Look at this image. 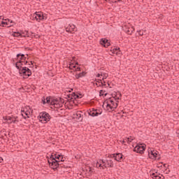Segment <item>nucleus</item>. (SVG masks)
Returning a JSON list of instances; mask_svg holds the SVG:
<instances>
[{
  "label": "nucleus",
  "instance_id": "obj_31",
  "mask_svg": "<svg viewBox=\"0 0 179 179\" xmlns=\"http://www.w3.org/2000/svg\"><path fill=\"white\" fill-rule=\"evenodd\" d=\"M120 142L122 145H127V143H128V138H125L122 141H120Z\"/></svg>",
  "mask_w": 179,
  "mask_h": 179
},
{
  "label": "nucleus",
  "instance_id": "obj_3",
  "mask_svg": "<svg viewBox=\"0 0 179 179\" xmlns=\"http://www.w3.org/2000/svg\"><path fill=\"white\" fill-rule=\"evenodd\" d=\"M107 78H108V73H97L94 85H96L97 87H108L110 84L106 80Z\"/></svg>",
  "mask_w": 179,
  "mask_h": 179
},
{
  "label": "nucleus",
  "instance_id": "obj_9",
  "mask_svg": "<svg viewBox=\"0 0 179 179\" xmlns=\"http://www.w3.org/2000/svg\"><path fill=\"white\" fill-rule=\"evenodd\" d=\"M48 162L51 169H53V170L58 169V166H59V160H57L54 156L52 155L50 158H48Z\"/></svg>",
  "mask_w": 179,
  "mask_h": 179
},
{
  "label": "nucleus",
  "instance_id": "obj_17",
  "mask_svg": "<svg viewBox=\"0 0 179 179\" xmlns=\"http://www.w3.org/2000/svg\"><path fill=\"white\" fill-rule=\"evenodd\" d=\"M77 30L78 29H76V26H75L73 24H70L68 27H66V31L67 33H71L72 34H73L75 31H77Z\"/></svg>",
  "mask_w": 179,
  "mask_h": 179
},
{
  "label": "nucleus",
  "instance_id": "obj_1",
  "mask_svg": "<svg viewBox=\"0 0 179 179\" xmlns=\"http://www.w3.org/2000/svg\"><path fill=\"white\" fill-rule=\"evenodd\" d=\"M27 59H29L28 55H24L21 53L17 55L15 66L19 70V73L21 75V76L25 79L31 76V71L29 68L24 66V65L27 64Z\"/></svg>",
  "mask_w": 179,
  "mask_h": 179
},
{
  "label": "nucleus",
  "instance_id": "obj_5",
  "mask_svg": "<svg viewBox=\"0 0 179 179\" xmlns=\"http://www.w3.org/2000/svg\"><path fill=\"white\" fill-rule=\"evenodd\" d=\"M38 120L39 122L42 124H47V122H50V120H51V116L47 112H42L39 113Z\"/></svg>",
  "mask_w": 179,
  "mask_h": 179
},
{
  "label": "nucleus",
  "instance_id": "obj_11",
  "mask_svg": "<svg viewBox=\"0 0 179 179\" xmlns=\"http://www.w3.org/2000/svg\"><path fill=\"white\" fill-rule=\"evenodd\" d=\"M148 157L152 160H160V154L156 150H148Z\"/></svg>",
  "mask_w": 179,
  "mask_h": 179
},
{
  "label": "nucleus",
  "instance_id": "obj_26",
  "mask_svg": "<svg viewBox=\"0 0 179 179\" xmlns=\"http://www.w3.org/2000/svg\"><path fill=\"white\" fill-rule=\"evenodd\" d=\"M43 104H50L51 105V98L50 97H43L42 98Z\"/></svg>",
  "mask_w": 179,
  "mask_h": 179
},
{
  "label": "nucleus",
  "instance_id": "obj_33",
  "mask_svg": "<svg viewBox=\"0 0 179 179\" xmlns=\"http://www.w3.org/2000/svg\"><path fill=\"white\" fill-rule=\"evenodd\" d=\"M139 36H143V31L142 30H139L137 31Z\"/></svg>",
  "mask_w": 179,
  "mask_h": 179
},
{
  "label": "nucleus",
  "instance_id": "obj_30",
  "mask_svg": "<svg viewBox=\"0 0 179 179\" xmlns=\"http://www.w3.org/2000/svg\"><path fill=\"white\" fill-rule=\"evenodd\" d=\"M13 37H22V33L19 31L13 32Z\"/></svg>",
  "mask_w": 179,
  "mask_h": 179
},
{
  "label": "nucleus",
  "instance_id": "obj_2",
  "mask_svg": "<svg viewBox=\"0 0 179 179\" xmlns=\"http://www.w3.org/2000/svg\"><path fill=\"white\" fill-rule=\"evenodd\" d=\"M121 97H122L121 92H114L112 94V96L103 102V107L109 113L114 111L118 107V103H120Z\"/></svg>",
  "mask_w": 179,
  "mask_h": 179
},
{
  "label": "nucleus",
  "instance_id": "obj_24",
  "mask_svg": "<svg viewBox=\"0 0 179 179\" xmlns=\"http://www.w3.org/2000/svg\"><path fill=\"white\" fill-rule=\"evenodd\" d=\"M101 45H103L106 48L107 47H110V41H108L106 38H101L100 41Z\"/></svg>",
  "mask_w": 179,
  "mask_h": 179
},
{
  "label": "nucleus",
  "instance_id": "obj_7",
  "mask_svg": "<svg viewBox=\"0 0 179 179\" xmlns=\"http://www.w3.org/2000/svg\"><path fill=\"white\" fill-rule=\"evenodd\" d=\"M33 113V110L30 108V106H25L21 110V115L26 120L27 118H30L31 114Z\"/></svg>",
  "mask_w": 179,
  "mask_h": 179
},
{
  "label": "nucleus",
  "instance_id": "obj_23",
  "mask_svg": "<svg viewBox=\"0 0 179 179\" xmlns=\"http://www.w3.org/2000/svg\"><path fill=\"white\" fill-rule=\"evenodd\" d=\"M55 159H56V160H59V164H61L62 162H65V158L62 154H55Z\"/></svg>",
  "mask_w": 179,
  "mask_h": 179
},
{
  "label": "nucleus",
  "instance_id": "obj_15",
  "mask_svg": "<svg viewBox=\"0 0 179 179\" xmlns=\"http://www.w3.org/2000/svg\"><path fill=\"white\" fill-rule=\"evenodd\" d=\"M157 167L158 169H162V171H164V173H165V174H169V173H170V170H169L167 169V167H169V165H167L166 164H163L162 162H159V163L157 164Z\"/></svg>",
  "mask_w": 179,
  "mask_h": 179
},
{
  "label": "nucleus",
  "instance_id": "obj_16",
  "mask_svg": "<svg viewBox=\"0 0 179 179\" xmlns=\"http://www.w3.org/2000/svg\"><path fill=\"white\" fill-rule=\"evenodd\" d=\"M69 68L74 72H79V71H80V67L79 66V64L78 62H70Z\"/></svg>",
  "mask_w": 179,
  "mask_h": 179
},
{
  "label": "nucleus",
  "instance_id": "obj_20",
  "mask_svg": "<svg viewBox=\"0 0 179 179\" xmlns=\"http://www.w3.org/2000/svg\"><path fill=\"white\" fill-rule=\"evenodd\" d=\"M110 55H120L121 54V50L120 48H112L109 52Z\"/></svg>",
  "mask_w": 179,
  "mask_h": 179
},
{
  "label": "nucleus",
  "instance_id": "obj_28",
  "mask_svg": "<svg viewBox=\"0 0 179 179\" xmlns=\"http://www.w3.org/2000/svg\"><path fill=\"white\" fill-rule=\"evenodd\" d=\"M99 96H102V97H106V96H107V92L106 90H101L99 92Z\"/></svg>",
  "mask_w": 179,
  "mask_h": 179
},
{
  "label": "nucleus",
  "instance_id": "obj_19",
  "mask_svg": "<svg viewBox=\"0 0 179 179\" xmlns=\"http://www.w3.org/2000/svg\"><path fill=\"white\" fill-rule=\"evenodd\" d=\"M73 118L74 120H78V121H82V120L83 119L82 117V111H76L74 112V113L73 114Z\"/></svg>",
  "mask_w": 179,
  "mask_h": 179
},
{
  "label": "nucleus",
  "instance_id": "obj_6",
  "mask_svg": "<svg viewBox=\"0 0 179 179\" xmlns=\"http://www.w3.org/2000/svg\"><path fill=\"white\" fill-rule=\"evenodd\" d=\"M50 106H54L55 108H61L64 106V99L61 98H51Z\"/></svg>",
  "mask_w": 179,
  "mask_h": 179
},
{
  "label": "nucleus",
  "instance_id": "obj_12",
  "mask_svg": "<svg viewBox=\"0 0 179 179\" xmlns=\"http://www.w3.org/2000/svg\"><path fill=\"white\" fill-rule=\"evenodd\" d=\"M122 29L127 34H131L135 31V28L132 27V25H131L129 23L124 24Z\"/></svg>",
  "mask_w": 179,
  "mask_h": 179
},
{
  "label": "nucleus",
  "instance_id": "obj_22",
  "mask_svg": "<svg viewBox=\"0 0 179 179\" xmlns=\"http://www.w3.org/2000/svg\"><path fill=\"white\" fill-rule=\"evenodd\" d=\"M1 24H3V26H8V27H12V26H13V21L9 19L4 20L3 18V20L1 21Z\"/></svg>",
  "mask_w": 179,
  "mask_h": 179
},
{
  "label": "nucleus",
  "instance_id": "obj_32",
  "mask_svg": "<svg viewBox=\"0 0 179 179\" xmlns=\"http://www.w3.org/2000/svg\"><path fill=\"white\" fill-rule=\"evenodd\" d=\"M127 141H128V143H130L131 142H132L134 141V138H132V137H129L127 138Z\"/></svg>",
  "mask_w": 179,
  "mask_h": 179
},
{
  "label": "nucleus",
  "instance_id": "obj_13",
  "mask_svg": "<svg viewBox=\"0 0 179 179\" xmlns=\"http://www.w3.org/2000/svg\"><path fill=\"white\" fill-rule=\"evenodd\" d=\"M146 149V146L143 144H137L134 147V152H136V153H140L141 155L143 154V152H145V150Z\"/></svg>",
  "mask_w": 179,
  "mask_h": 179
},
{
  "label": "nucleus",
  "instance_id": "obj_25",
  "mask_svg": "<svg viewBox=\"0 0 179 179\" xmlns=\"http://www.w3.org/2000/svg\"><path fill=\"white\" fill-rule=\"evenodd\" d=\"M112 157H113L116 162H121V160H122L123 155L121 153L113 154Z\"/></svg>",
  "mask_w": 179,
  "mask_h": 179
},
{
  "label": "nucleus",
  "instance_id": "obj_29",
  "mask_svg": "<svg viewBox=\"0 0 179 179\" xmlns=\"http://www.w3.org/2000/svg\"><path fill=\"white\" fill-rule=\"evenodd\" d=\"M21 32V37H29V31H22Z\"/></svg>",
  "mask_w": 179,
  "mask_h": 179
},
{
  "label": "nucleus",
  "instance_id": "obj_35",
  "mask_svg": "<svg viewBox=\"0 0 179 179\" xmlns=\"http://www.w3.org/2000/svg\"><path fill=\"white\" fill-rule=\"evenodd\" d=\"M3 161V159H2V157H0V163H2Z\"/></svg>",
  "mask_w": 179,
  "mask_h": 179
},
{
  "label": "nucleus",
  "instance_id": "obj_4",
  "mask_svg": "<svg viewBox=\"0 0 179 179\" xmlns=\"http://www.w3.org/2000/svg\"><path fill=\"white\" fill-rule=\"evenodd\" d=\"M96 167L100 169V170H104V169H107V167H114V163L111 158H109L106 161L104 159H99L96 162Z\"/></svg>",
  "mask_w": 179,
  "mask_h": 179
},
{
  "label": "nucleus",
  "instance_id": "obj_10",
  "mask_svg": "<svg viewBox=\"0 0 179 179\" xmlns=\"http://www.w3.org/2000/svg\"><path fill=\"white\" fill-rule=\"evenodd\" d=\"M3 124H16V122H19L17 120V117L16 116H3Z\"/></svg>",
  "mask_w": 179,
  "mask_h": 179
},
{
  "label": "nucleus",
  "instance_id": "obj_36",
  "mask_svg": "<svg viewBox=\"0 0 179 179\" xmlns=\"http://www.w3.org/2000/svg\"><path fill=\"white\" fill-rule=\"evenodd\" d=\"M71 90H73V89H69L67 92H71Z\"/></svg>",
  "mask_w": 179,
  "mask_h": 179
},
{
  "label": "nucleus",
  "instance_id": "obj_8",
  "mask_svg": "<svg viewBox=\"0 0 179 179\" xmlns=\"http://www.w3.org/2000/svg\"><path fill=\"white\" fill-rule=\"evenodd\" d=\"M34 19H36V22H43L44 20H47V18L48 17L47 16V14L41 13V12H36L33 15Z\"/></svg>",
  "mask_w": 179,
  "mask_h": 179
},
{
  "label": "nucleus",
  "instance_id": "obj_27",
  "mask_svg": "<svg viewBox=\"0 0 179 179\" xmlns=\"http://www.w3.org/2000/svg\"><path fill=\"white\" fill-rule=\"evenodd\" d=\"M85 75H86L85 72H82L78 74H76L75 77H76V79H79L80 78H83V76H85Z\"/></svg>",
  "mask_w": 179,
  "mask_h": 179
},
{
  "label": "nucleus",
  "instance_id": "obj_21",
  "mask_svg": "<svg viewBox=\"0 0 179 179\" xmlns=\"http://www.w3.org/2000/svg\"><path fill=\"white\" fill-rule=\"evenodd\" d=\"M82 96L80 95H78L76 93L73 92L71 94L69 95V99H70L71 103H73V101L78 99H80Z\"/></svg>",
  "mask_w": 179,
  "mask_h": 179
},
{
  "label": "nucleus",
  "instance_id": "obj_37",
  "mask_svg": "<svg viewBox=\"0 0 179 179\" xmlns=\"http://www.w3.org/2000/svg\"><path fill=\"white\" fill-rule=\"evenodd\" d=\"M31 65H33V62H31Z\"/></svg>",
  "mask_w": 179,
  "mask_h": 179
},
{
  "label": "nucleus",
  "instance_id": "obj_18",
  "mask_svg": "<svg viewBox=\"0 0 179 179\" xmlns=\"http://www.w3.org/2000/svg\"><path fill=\"white\" fill-rule=\"evenodd\" d=\"M150 176L154 179H164V176H163V175L159 174L157 172L155 173L153 171L150 172Z\"/></svg>",
  "mask_w": 179,
  "mask_h": 179
},
{
  "label": "nucleus",
  "instance_id": "obj_14",
  "mask_svg": "<svg viewBox=\"0 0 179 179\" xmlns=\"http://www.w3.org/2000/svg\"><path fill=\"white\" fill-rule=\"evenodd\" d=\"M101 110L92 108V110H88V115L90 117H99V115H101Z\"/></svg>",
  "mask_w": 179,
  "mask_h": 179
},
{
  "label": "nucleus",
  "instance_id": "obj_34",
  "mask_svg": "<svg viewBox=\"0 0 179 179\" xmlns=\"http://www.w3.org/2000/svg\"><path fill=\"white\" fill-rule=\"evenodd\" d=\"M1 20H3V17H2V16L0 17V26H3V27Z\"/></svg>",
  "mask_w": 179,
  "mask_h": 179
}]
</instances>
